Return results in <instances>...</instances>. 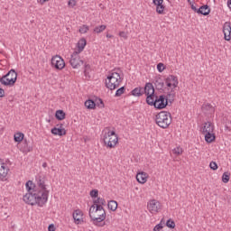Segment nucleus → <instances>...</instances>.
<instances>
[{
  "instance_id": "obj_1",
  "label": "nucleus",
  "mask_w": 231,
  "mask_h": 231,
  "mask_svg": "<svg viewBox=\"0 0 231 231\" xmlns=\"http://www.w3.org/2000/svg\"><path fill=\"white\" fill-rule=\"evenodd\" d=\"M48 196L50 191L48 189H33L32 192L26 193L23 196V201L27 205H38V207H43L48 203Z\"/></svg>"
},
{
  "instance_id": "obj_49",
  "label": "nucleus",
  "mask_w": 231,
  "mask_h": 231,
  "mask_svg": "<svg viewBox=\"0 0 231 231\" xmlns=\"http://www.w3.org/2000/svg\"><path fill=\"white\" fill-rule=\"evenodd\" d=\"M5 97V89L0 88V97L3 98Z\"/></svg>"
},
{
  "instance_id": "obj_53",
  "label": "nucleus",
  "mask_w": 231,
  "mask_h": 231,
  "mask_svg": "<svg viewBox=\"0 0 231 231\" xmlns=\"http://www.w3.org/2000/svg\"><path fill=\"white\" fill-rule=\"evenodd\" d=\"M48 1H50V0H41L40 3H41V5H44V3H48Z\"/></svg>"
},
{
  "instance_id": "obj_36",
  "label": "nucleus",
  "mask_w": 231,
  "mask_h": 231,
  "mask_svg": "<svg viewBox=\"0 0 231 231\" xmlns=\"http://www.w3.org/2000/svg\"><path fill=\"white\" fill-rule=\"evenodd\" d=\"M106 25H99L94 28L95 33H102L104 30H106Z\"/></svg>"
},
{
  "instance_id": "obj_47",
  "label": "nucleus",
  "mask_w": 231,
  "mask_h": 231,
  "mask_svg": "<svg viewBox=\"0 0 231 231\" xmlns=\"http://www.w3.org/2000/svg\"><path fill=\"white\" fill-rule=\"evenodd\" d=\"M48 230L49 231H55V225H53V224L49 225Z\"/></svg>"
},
{
  "instance_id": "obj_50",
  "label": "nucleus",
  "mask_w": 231,
  "mask_h": 231,
  "mask_svg": "<svg viewBox=\"0 0 231 231\" xmlns=\"http://www.w3.org/2000/svg\"><path fill=\"white\" fill-rule=\"evenodd\" d=\"M191 10L198 13V8L194 6V4H191Z\"/></svg>"
},
{
  "instance_id": "obj_5",
  "label": "nucleus",
  "mask_w": 231,
  "mask_h": 231,
  "mask_svg": "<svg viewBox=\"0 0 231 231\" xmlns=\"http://www.w3.org/2000/svg\"><path fill=\"white\" fill-rule=\"evenodd\" d=\"M107 80L106 81V86L111 91L116 89L120 83L122 82V77L118 72H112L107 76Z\"/></svg>"
},
{
  "instance_id": "obj_18",
  "label": "nucleus",
  "mask_w": 231,
  "mask_h": 231,
  "mask_svg": "<svg viewBox=\"0 0 231 231\" xmlns=\"http://www.w3.org/2000/svg\"><path fill=\"white\" fill-rule=\"evenodd\" d=\"M143 93L146 96L154 95V86H152V83H146Z\"/></svg>"
},
{
  "instance_id": "obj_45",
  "label": "nucleus",
  "mask_w": 231,
  "mask_h": 231,
  "mask_svg": "<svg viewBox=\"0 0 231 231\" xmlns=\"http://www.w3.org/2000/svg\"><path fill=\"white\" fill-rule=\"evenodd\" d=\"M91 198H98V189H92L90 191Z\"/></svg>"
},
{
  "instance_id": "obj_15",
  "label": "nucleus",
  "mask_w": 231,
  "mask_h": 231,
  "mask_svg": "<svg viewBox=\"0 0 231 231\" xmlns=\"http://www.w3.org/2000/svg\"><path fill=\"white\" fill-rule=\"evenodd\" d=\"M36 183L40 190H47L46 189V176L38 175L36 176Z\"/></svg>"
},
{
  "instance_id": "obj_22",
  "label": "nucleus",
  "mask_w": 231,
  "mask_h": 231,
  "mask_svg": "<svg viewBox=\"0 0 231 231\" xmlns=\"http://www.w3.org/2000/svg\"><path fill=\"white\" fill-rule=\"evenodd\" d=\"M8 176V167L5 162H0V178H6Z\"/></svg>"
},
{
  "instance_id": "obj_48",
  "label": "nucleus",
  "mask_w": 231,
  "mask_h": 231,
  "mask_svg": "<svg viewBox=\"0 0 231 231\" xmlns=\"http://www.w3.org/2000/svg\"><path fill=\"white\" fill-rule=\"evenodd\" d=\"M89 68H90L89 64L85 65V70H84L85 75H88V69H89Z\"/></svg>"
},
{
  "instance_id": "obj_16",
  "label": "nucleus",
  "mask_w": 231,
  "mask_h": 231,
  "mask_svg": "<svg viewBox=\"0 0 231 231\" xmlns=\"http://www.w3.org/2000/svg\"><path fill=\"white\" fill-rule=\"evenodd\" d=\"M147 178H149V174L145 171H141L136 174V180L138 183L143 185V183H147Z\"/></svg>"
},
{
  "instance_id": "obj_23",
  "label": "nucleus",
  "mask_w": 231,
  "mask_h": 231,
  "mask_svg": "<svg viewBox=\"0 0 231 231\" xmlns=\"http://www.w3.org/2000/svg\"><path fill=\"white\" fill-rule=\"evenodd\" d=\"M197 14H200L201 15H208V14H210V7H208L207 5H202L198 9Z\"/></svg>"
},
{
  "instance_id": "obj_54",
  "label": "nucleus",
  "mask_w": 231,
  "mask_h": 231,
  "mask_svg": "<svg viewBox=\"0 0 231 231\" xmlns=\"http://www.w3.org/2000/svg\"><path fill=\"white\" fill-rule=\"evenodd\" d=\"M227 6H228V8H230V10H231V0H227Z\"/></svg>"
},
{
  "instance_id": "obj_14",
  "label": "nucleus",
  "mask_w": 231,
  "mask_h": 231,
  "mask_svg": "<svg viewBox=\"0 0 231 231\" xmlns=\"http://www.w3.org/2000/svg\"><path fill=\"white\" fill-rule=\"evenodd\" d=\"M153 5L156 6V12L160 15L165 14V5H163V0H152Z\"/></svg>"
},
{
  "instance_id": "obj_19",
  "label": "nucleus",
  "mask_w": 231,
  "mask_h": 231,
  "mask_svg": "<svg viewBox=\"0 0 231 231\" xmlns=\"http://www.w3.org/2000/svg\"><path fill=\"white\" fill-rule=\"evenodd\" d=\"M32 150H33V148L32 146L28 145L27 140H23L22 142V147L20 148V151H22V152H32Z\"/></svg>"
},
{
  "instance_id": "obj_11",
  "label": "nucleus",
  "mask_w": 231,
  "mask_h": 231,
  "mask_svg": "<svg viewBox=\"0 0 231 231\" xmlns=\"http://www.w3.org/2000/svg\"><path fill=\"white\" fill-rule=\"evenodd\" d=\"M72 217L76 225H82L84 223V213L80 209L74 210Z\"/></svg>"
},
{
  "instance_id": "obj_57",
  "label": "nucleus",
  "mask_w": 231,
  "mask_h": 231,
  "mask_svg": "<svg viewBox=\"0 0 231 231\" xmlns=\"http://www.w3.org/2000/svg\"><path fill=\"white\" fill-rule=\"evenodd\" d=\"M188 3H189V5H192V2H190V0H188Z\"/></svg>"
},
{
  "instance_id": "obj_20",
  "label": "nucleus",
  "mask_w": 231,
  "mask_h": 231,
  "mask_svg": "<svg viewBox=\"0 0 231 231\" xmlns=\"http://www.w3.org/2000/svg\"><path fill=\"white\" fill-rule=\"evenodd\" d=\"M156 95L154 94H150L148 96H146V104H148V106H153V107L156 106Z\"/></svg>"
},
{
  "instance_id": "obj_55",
  "label": "nucleus",
  "mask_w": 231,
  "mask_h": 231,
  "mask_svg": "<svg viewBox=\"0 0 231 231\" xmlns=\"http://www.w3.org/2000/svg\"><path fill=\"white\" fill-rule=\"evenodd\" d=\"M58 129H64V125H62V124H60L59 125V127H57Z\"/></svg>"
},
{
  "instance_id": "obj_13",
  "label": "nucleus",
  "mask_w": 231,
  "mask_h": 231,
  "mask_svg": "<svg viewBox=\"0 0 231 231\" xmlns=\"http://www.w3.org/2000/svg\"><path fill=\"white\" fill-rule=\"evenodd\" d=\"M223 33L225 41H231V23L226 22L223 25Z\"/></svg>"
},
{
  "instance_id": "obj_33",
  "label": "nucleus",
  "mask_w": 231,
  "mask_h": 231,
  "mask_svg": "<svg viewBox=\"0 0 231 231\" xmlns=\"http://www.w3.org/2000/svg\"><path fill=\"white\" fill-rule=\"evenodd\" d=\"M203 111H209V113H214V107L212 105L207 103L202 106Z\"/></svg>"
},
{
  "instance_id": "obj_56",
  "label": "nucleus",
  "mask_w": 231,
  "mask_h": 231,
  "mask_svg": "<svg viewBox=\"0 0 231 231\" xmlns=\"http://www.w3.org/2000/svg\"><path fill=\"white\" fill-rule=\"evenodd\" d=\"M42 167H43L44 169H46V167H48V163L43 162V163H42Z\"/></svg>"
},
{
  "instance_id": "obj_58",
  "label": "nucleus",
  "mask_w": 231,
  "mask_h": 231,
  "mask_svg": "<svg viewBox=\"0 0 231 231\" xmlns=\"http://www.w3.org/2000/svg\"><path fill=\"white\" fill-rule=\"evenodd\" d=\"M55 127H60V126H59V125H56V126H55Z\"/></svg>"
},
{
  "instance_id": "obj_46",
  "label": "nucleus",
  "mask_w": 231,
  "mask_h": 231,
  "mask_svg": "<svg viewBox=\"0 0 231 231\" xmlns=\"http://www.w3.org/2000/svg\"><path fill=\"white\" fill-rule=\"evenodd\" d=\"M69 6H71V8H73L74 6H77V2L75 0H69Z\"/></svg>"
},
{
  "instance_id": "obj_42",
  "label": "nucleus",
  "mask_w": 231,
  "mask_h": 231,
  "mask_svg": "<svg viewBox=\"0 0 231 231\" xmlns=\"http://www.w3.org/2000/svg\"><path fill=\"white\" fill-rule=\"evenodd\" d=\"M182 152H183V149L180 146L173 149V153L177 154L178 156H179V154H181Z\"/></svg>"
},
{
  "instance_id": "obj_28",
  "label": "nucleus",
  "mask_w": 231,
  "mask_h": 231,
  "mask_svg": "<svg viewBox=\"0 0 231 231\" xmlns=\"http://www.w3.org/2000/svg\"><path fill=\"white\" fill-rule=\"evenodd\" d=\"M107 207L109 210H112V212H115L118 208V202L116 200H110L108 201Z\"/></svg>"
},
{
  "instance_id": "obj_44",
  "label": "nucleus",
  "mask_w": 231,
  "mask_h": 231,
  "mask_svg": "<svg viewBox=\"0 0 231 231\" xmlns=\"http://www.w3.org/2000/svg\"><path fill=\"white\" fill-rule=\"evenodd\" d=\"M157 69H158L159 73L163 72V69H165V65H163V63H159L157 65Z\"/></svg>"
},
{
  "instance_id": "obj_2",
  "label": "nucleus",
  "mask_w": 231,
  "mask_h": 231,
  "mask_svg": "<svg viewBox=\"0 0 231 231\" xmlns=\"http://www.w3.org/2000/svg\"><path fill=\"white\" fill-rule=\"evenodd\" d=\"M174 98H176V91L172 88L170 92H168L167 96L161 95L156 97L155 98V109H165L167 106H169V102H174Z\"/></svg>"
},
{
  "instance_id": "obj_41",
  "label": "nucleus",
  "mask_w": 231,
  "mask_h": 231,
  "mask_svg": "<svg viewBox=\"0 0 231 231\" xmlns=\"http://www.w3.org/2000/svg\"><path fill=\"white\" fill-rule=\"evenodd\" d=\"M163 219L161 220V223H159L158 225H156L154 227H153V231H160L162 230V228H163Z\"/></svg>"
},
{
  "instance_id": "obj_30",
  "label": "nucleus",
  "mask_w": 231,
  "mask_h": 231,
  "mask_svg": "<svg viewBox=\"0 0 231 231\" xmlns=\"http://www.w3.org/2000/svg\"><path fill=\"white\" fill-rule=\"evenodd\" d=\"M85 106L87 107V109H95V107H97V103H95V101H93L92 99H88L85 102Z\"/></svg>"
},
{
  "instance_id": "obj_35",
  "label": "nucleus",
  "mask_w": 231,
  "mask_h": 231,
  "mask_svg": "<svg viewBox=\"0 0 231 231\" xmlns=\"http://www.w3.org/2000/svg\"><path fill=\"white\" fill-rule=\"evenodd\" d=\"M222 181H223V183H228V181H230V173L229 172L223 173Z\"/></svg>"
},
{
  "instance_id": "obj_24",
  "label": "nucleus",
  "mask_w": 231,
  "mask_h": 231,
  "mask_svg": "<svg viewBox=\"0 0 231 231\" xmlns=\"http://www.w3.org/2000/svg\"><path fill=\"white\" fill-rule=\"evenodd\" d=\"M202 133L203 134L207 133H214V125H212V123L210 122L205 123Z\"/></svg>"
},
{
  "instance_id": "obj_43",
  "label": "nucleus",
  "mask_w": 231,
  "mask_h": 231,
  "mask_svg": "<svg viewBox=\"0 0 231 231\" xmlns=\"http://www.w3.org/2000/svg\"><path fill=\"white\" fill-rule=\"evenodd\" d=\"M209 167L212 171H217V163L216 162H211Z\"/></svg>"
},
{
  "instance_id": "obj_9",
  "label": "nucleus",
  "mask_w": 231,
  "mask_h": 231,
  "mask_svg": "<svg viewBox=\"0 0 231 231\" xmlns=\"http://www.w3.org/2000/svg\"><path fill=\"white\" fill-rule=\"evenodd\" d=\"M51 66H53V68L56 69H64L66 63L64 62L62 57L56 55L51 59Z\"/></svg>"
},
{
  "instance_id": "obj_7",
  "label": "nucleus",
  "mask_w": 231,
  "mask_h": 231,
  "mask_svg": "<svg viewBox=\"0 0 231 231\" xmlns=\"http://www.w3.org/2000/svg\"><path fill=\"white\" fill-rule=\"evenodd\" d=\"M104 143L109 149H115L116 147V143H118V135L116 132L108 130V132L105 133L103 136Z\"/></svg>"
},
{
  "instance_id": "obj_37",
  "label": "nucleus",
  "mask_w": 231,
  "mask_h": 231,
  "mask_svg": "<svg viewBox=\"0 0 231 231\" xmlns=\"http://www.w3.org/2000/svg\"><path fill=\"white\" fill-rule=\"evenodd\" d=\"M125 93V87H121L116 91V97H122Z\"/></svg>"
},
{
  "instance_id": "obj_26",
  "label": "nucleus",
  "mask_w": 231,
  "mask_h": 231,
  "mask_svg": "<svg viewBox=\"0 0 231 231\" xmlns=\"http://www.w3.org/2000/svg\"><path fill=\"white\" fill-rule=\"evenodd\" d=\"M86 39L82 38L78 42V53H81V51H84V48H86Z\"/></svg>"
},
{
  "instance_id": "obj_21",
  "label": "nucleus",
  "mask_w": 231,
  "mask_h": 231,
  "mask_svg": "<svg viewBox=\"0 0 231 231\" xmlns=\"http://www.w3.org/2000/svg\"><path fill=\"white\" fill-rule=\"evenodd\" d=\"M154 85H155V88H157V89H163V88H165V82L160 76L155 78Z\"/></svg>"
},
{
  "instance_id": "obj_10",
  "label": "nucleus",
  "mask_w": 231,
  "mask_h": 231,
  "mask_svg": "<svg viewBox=\"0 0 231 231\" xmlns=\"http://www.w3.org/2000/svg\"><path fill=\"white\" fill-rule=\"evenodd\" d=\"M165 84L167 88H171V89L174 91V89L178 88V84H180V82L178 81V77L170 75L165 79Z\"/></svg>"
},
{
  "instance_id": "obj_25",
  "label": "nucleus",
  "mask_w": 231,
  "mask_h": 231,
  "mask_svg": "<svg viewBox=\"0 0 231 231\" xmlns=\"http://www.w3.org/2000/svg\"><path fill=\"white\" fill-rule=\"evenodd\" d=\"M204 135H205V141L208 143H212V142L216 140V134H214V132L206 133L204 134Z\"/></svg>"
},
{
  "instance_id": "obj_4",
  "label": "nucleus",
  "mask_w": 231,
  "mask_h": 231,
  "mask_svg": "<svg viewBox=\"0 0 231 231\" xmlns=\"http://www.w3.org/2000/svg\"><path fill=\"white\" fill-rule=\"evenodd\" d=\"M155 122L159 127L162 129H167L172 124V117L171 116V113L162 111L155 116Z\"/></svg>"
},
{
  "instance_id": "obj_52",
  "label": "nucleus",
  "mask_w": 231,
  "mask_h": 231,
  "mask_svg": "<svg viewBox=\"0 0 231 231\" xmlns=\"http://www.w3.org/2000/svg\"><path fill=\"white\" fill-rule=\"evenodd\" d=\"M99 102H100V105H98L99 107H104V101H102V99H99Z\"/></svg>"
},
{
  "instance_id": "obj_17",
  "label": "nucleus",
  "mask_w": 231,
  "mask_h": 231,
  "mask_svg": "<svg viewBox=\"0 0 231 231\" xmlns=\"http://www.w3.org/2000/svg\"><path fill=\"white\" fill-rule=\"evenodd\" d=\"M51 134H54V136H65L66 129L65 128L53 127L51 130Z\"/></svg>"
},
{
  "instance_id": "obj_32",
  "label": "nucleus",
  "mask_w": 231,
  "mask_h": 231,
  "mask_svg": "<svg viewBox=\"0 0 231 231\" xmlns=\"http://www.w3.org/2000/svg\"><path fill=\"white\" fill-rule=\"evenodd\" d=\"M25 187L27 189V194H29V192H33V189H35V184H33V181L32 180H28L25 184Z\"/></svg>"
},
{
  "instance_id": "obj_38",
  "label": "nucleus",
  "mask_w": 231,
  "mask_h": 231,
  "mask_svg": "<svg viewBox=\"0 0 231 231\" xmlns=\"http://www.w3.org/2000/svg\"><path fill=\"white\" fill-rule=\"evenodd\" d=\"M166 226H168V228H175L176 223L174 222V220L168 219L166 222Z\"/></svg>"
},
{
  "instance_id": "obj_39",
  "label": "nucleus",
  "mask_w": 231,
  "mask_h": 231,
  "mask_svg": "<svg viewBox=\"0 0 231 231\" xmlns=\"http://www.w3.org/2000/svg\"><path fill=\"white\" fill-rule=\"evenodd\" d=\"M88 32H89V26L84 24L79 27V33H88Z\"/></svg>"
},
{
  "instance_id": "obj_27",
  "label": "nucleus",
  "mask_w": 231,
  "mask_h": 231,
  "mask_svg": "<svg viewBox=\"0 0 231 231\" xmlns=\"http://www.w3.org/2000/svg\"><path fill=\"white\" fill-rule=\"evenodd\" d=\"M94 203V207H96V208L97 207H102L106 205V199L103 198L98 197L97 199L93 200Z\"/></svg>"
},
{
  "instance_id": "obj_51",
  "label": "nucleus",
  "mask_w": 231,
  "mask_h": 231,
  "mask_svg": "<svg viewBox=\"0 0 231 231\" xmlns=\"http://www.w3.org/2000/svg\"><path fill=\"white\" fill-rule=\"evenodd\" d=\"M113 37H115L113 34L106 33L107 39H113Z\"/></svg>"
},
{
  "instance_id": "obj_6",
  "label": "nucleus",
  "mask_w": 231,
  "mask_h": 231,
  "mask_svg": "<svg viewBox=\"0 0 231 231\" xmlns=\"http://www.w3.org/2000/svg\"><path fill=\"white\" fill-rule=\"evenodd\" d=\"M15 82H17V72L14 69L0 79L2 86H8L9 88L15 86Z\"/></svg>"
},
{
  "instance_id": "obj_40",
  "label": "nucleus",
  "mask_w": 231,
  "mask_h": 231,
  "mask_svg": "<svg viewBox=\"0 0 231 231\" xmlns=\"http://www.w3.org/2000/svg\"><path fill=\"white\" fill-rule=\"evenodd\" d=\"M119 37H121L122 39H124L125 41H127L128 37H129V33L125 32L124 31L119 32Z\"/></svg>"
},
{
  "instance_id": "obj_3",
  "label": "nucleus",
  "mask_w": 231,
  "mask_h": 231,
  "mask_svg": "<svg viewBox=\"0 0 231 231\" xmlns=\"http://www.w3.org/2000/svg\"><path fill=\"white\" fill-rule=\"evenodd\" d=\"M89 217L94 222V225L102 223L106 219V209H104L103 206L96 208L95 205H92L89 208Z\"/></svg>"
},
{
  "instance_id": "obj_34",
  "label": "nucleus",
  "mask_w": 231,
  "mask_h": 231,
  "mask_svg": "<svg viewBox=\"0 0 231 231\" xmlns=\"http://www.w3.org/2000/svg\"><path fill=\"white\" fill-rule=\"evenodd\" d=\"M24 140V134L23 133H17L14 134V142H23Z\"/></svg>"
},
{
  "instance_id": "obj_8",
  "label": "nucleus",
  "mask_w": 231,
  "mask_h": 231,
  "mask_svg": "<svg viewBox=\"0 0 231 231\" xmlns=\"http://www.w3.org/2000/svg\"><path fill=\"white\" fill-rule=\"evenodd\" d=\"M69 64L74 69H79L80 66H84V60H80V56L79 55V51H75L69 60Z\"/></svg>"
},
{
  "instance_id": "obj_29",
  "label": "nucleus",
  "mask_w": 231,
  "mask_h": 231,
  "mask_svg": "<svg viewBox=\"0 0 231 231\" xmlns=\"http://www.w3.org/2000/svg\"><path fill=\"white\" fill-rule=\"evenodd\" d=\"M142 89H143L142 87L135 88L131 91V94L133 97H142V95H143V91H142Z\"/></svg>"
},
{
  "instance_id": "obj_12",
  "label": "nucleus",
  "mask_w": 231,
  "mask_h": 231,
  "mask_svg": "<svg viewBox=\"0 0 231 231\" xmlns=\"http://www.w3.org/2000/svg\"><path fill=\"white\" fill-rule=\"evenodd\" d=\"M147 207L151 214H156L161 208L160 201H157L156 199L150 200Z\"/></svg>"
},
{
  "instance_id": "obj_31",
  "label": "nucleus",
  "mask_w": 231,
  "mask_h": 231,
  "mask_svg": "<svg viewBox=\"0 0 231 231\" xmlns=\"http://www.w3.org/2000/svg\"><path fill=\"white\" fill-rule=\"evenodd\" d=\"M55 117L57 120H64V118H66V113H64V110H57Z\"/></svg>"
}]
</instances>
